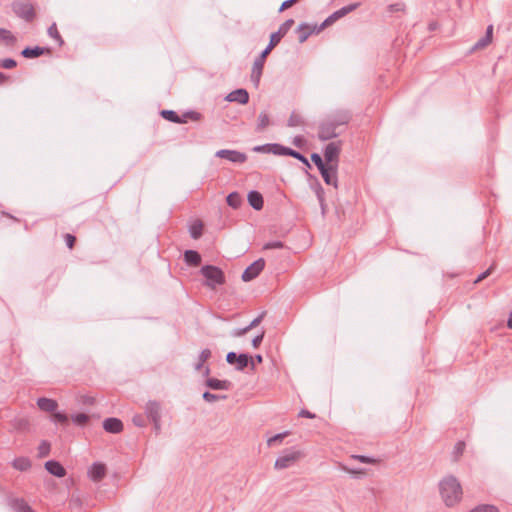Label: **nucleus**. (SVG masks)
Here are the masks:
<instances>
[{
  "label": "nucleus",
  "mask_w": 512,
  "mask_h": 512,
  "mask_svg": "<svg viewBox=\"0 0 512 512\" xmlns=\"http://www.w3.org/2000/svg\"><path fill=\"white\" fill-rule=\"evenodd\" d=\"M440 495L448 507L458 504L463 495L462 486L454 476H447L439 483Z\"/></svg>",
  "instance_id": "nucleus-1"
},
{
  "label": "nucleus",
  "mask_w": 512,
  "mask_h": 512,
  "mask_svg": "<svg viewBox=\"0 0 512 512\" xmlns=\"http://www.w3.org/2000/svg\"><path fill=\"white\" fill-rule=\"evenodd\" d=\"M201 274L205 277V286L215 289L217 285H223L226 282V277L221 268L214 265H204L200 270Z\"/></svg>",
  "instance_id": "nucleus-2"
},
{
  "label": "nucleus",
  "mask_w": 512,
  "mask_h": 512,
  "mask_svg": "<svg viewBox=\"0 0 512 512\" xmlns=\"http://www.w3.org/2000/svg\"><path fill=\"white\" fill-rule=\"evenodd\" d=\"M304 457H305V454L301 450H298L295 448L286 449L276 459V461L274 463V468L277 470L289 468V467L295 465L298 461H300Z\"/></svg>",
  "instance_id": "nucleus-3"
},
{
  "label": "nucleus",
  "mask_w": 512,
  "mask_h": 512,
  "mask_svg": "<svg viewBox=\"0 0 512 512\" xmlns=\"http://www.w3.org/2000/svg\"><path fill=\"white\" fill-rule=\"evenodd\" d=\"M12 10L15 15L24 21L31 23L36 19V10L29 0H18L12 3Z\"/></svg>",
  "instance_id": "nucleus-4"
},
{
  "label": "nucleus",
  "mask_w": 512,
  "mask_h": 512,
  "mask_svg": "<svg viewBox=\"0 0 512 512\" xmlns=\"http://www.w3.org/2000/svg\"><path fill=\"white\" fill-rule=\"evenodd\" d=\"M338 127L334 124V122L327 118L320 122L318 126V138L321 141H327L333 138H336L340 132L338 131Z\"/></svg>",
  "instance_id": "nucleus-5"
},
{
  "label": "nucleus",
  "mask_w": 512,
  "mask_h": 512,
  "mask_svg": "<svg viewBox=\"0 0 512 512\" xmlns=\"http://www.w3.org/2000/svg\"><path fill=\"white\" fill-rule=\"evenodd\" d=\"M341 153V141L330 142L324 149L325 164L338 168Z\"/></svg>",
  "instance_id": "nucleus-6"
},
{
  "label": "nucleus",
  "mask_w": 512,
  "mask_h": 512,
  "mask_svg": "<svg viewBox=\"0 0 512 512\" xmlns=\"http://www.w3.org/2000/svg\"><path fill=\"white\" fill-rule=\"evenodd\" d=\"M264 267L265 260L263 258H259L244 270L241 276L242 280L244 282H249L255 279L263 271Z\"/></svg>",
  "instance_id": "nucleus-7"
},
{
  "label": "nucleus",
  "mask_w": 512,
  "mask_h": 512,
  "mask_svg": "<svg viewBox=\"0 0 512 512\" xmlns=\"http://www.w3.org/2000/svg\"><path fill=\"white\" fill-rule=\"evenodd\" d=\"M147 418L153 422L154 431L156 434L160 433V405L157 402H149L146 406Z\"/></svg>",
  "instance_id": "nucleus-8"
},
{
  "label": "nucleus",
  "mask_w": 512,
  "mask_h": 512,
  "mask_svg": "<svg viewBox=\"0 0 512 512\" xmlns=\"http://www.w3.org/2000/svg\"><path fill=\"white\" fill-rule=\"evenodd\" d=\"M216 157L226 159L233 163H244L247 160V155L245 153L229 149H222L217 151Z\"/></svg>",
  "instance_id": "nucleus-9"
},
{
  "label": "nucleus",
  "mask_w": 512,
  "mask_h": 512,
  "mask_svg": "<svg viewBox=\"0 0 512 512\" xmlns=\"http://www.w3.org/2000/svg\"><path fill=\"white\" fill-rule=\"evenodd\" d=\"M267 54L261 52L260 55L255 59L251 72V80L254 82L256 86L259 85L260 78L263 73L264 64L267 58Z\"/></svg>",
  "instance_id": "nucleus-10"
},
{
  "label": "nucleus",
  "mask_w": 512,
  "mask_h": 512,
  "mask_svg": "<svg viewBox=\"0 0 512 512\" xmlns=\"http://www.w3.org/2000/svg\"><path fill=\"white\" fill-rule=\"evenodd\" d=\"M338 168L325 165L323 168L319 169V172L327 185H332L335 188L338 187V178H337Z\"/></svg>",
  "instance_id": "nucleus-11"
},
{
  "label": "nucleus",
  "mask_w": 512,
  "mask_h": 512,
  "mask_svg": "<svg viewBox=\"0 0 512 512\" xmlns=\"http://www.w3.org/2000/svg\"><path fill=\"white\" fill-rule=\"evenodd\" d=\"M318 27V25H309L307 23L300 24L296 30L299 43H304L312 34L320 33L321 31H317Z\"/></svg>",
  "instance_id": "nucleus-12"
},
{
  "label": "nucleus",
  "mask_w": 512,
  "mask_h": 512,
  "mask_svg": "<svg viewBox=\"0 0 512 512\" xmlns=\"http://www.w3.org/2000/svg\"><path fill=\"white\" fill-rule=\"evenodd\" d=\"M50 53H51V48L40 47V46H34V47L27 46L21 51V55L27 59L37 58L44 54H50Z\"/></svg>",
  "instance_id": "nucleus-13"
},
{
  "label": "nucleus",
  "mask_w": 512,
  "mask_h": 512,
  "mask_svg": "<svg viewBox=\"0 0 512 512\" xmlns=\"http://www.w3.org/2000/svg\"><path fill=\"white\" fill-rule=\"evenodd\" d=\"M90 479L94 482L101 481L106 475V466L103 463L95 462L88 470Z\"/></svg>",
  "instance_id": "nucleus-14"
},
{
  "label": "nucleus",
  "mask_w": 512,
  "mask_h": 512,
  "mask_svg": "<svg viewBox=\"0 0 512 512\" xmlns=\"http://www.w3.org/2000/svg\"><path fill=\"white\" fill-rule=\"evenodd\" d=\"M103 428L108 433L117 434L123 430L124 425L120 419L110 417L103 421Z\"/></svg>",
  "instance_id": "nucleus-15"
},
{
  "label": "nucleus",
  "mask_w": 512,
  "mask_h": 512,
  "mask_svg": "<svg viewBox=\"0 0 512 512\" xmlns=\"http://www.w3.org/2000/svg\"><path fill=\"white\" fill-rule=\"evenodd\" d=\"M493 37V25H489L486 29L485 36L480 38L471 48L470 52H475L486 48L491 42Z\"/></svg>",
  "instance_id": "nucleus-16"
},
{
  "label": "nucleus",
  "mask_w": 512,
  "mask_h": 512,
  "mask_svg": "<svg viewBox=\"0 0 512 512\" xmlns=\"http://www.w3.org/2000/svg\"><path fill=\"white\" fill-rule=\"evenodd\" d=\"M329 118L338 128H340L342 126L348 125L352 119V114L347 110H339Z\"/></svg>",
  "instance_id": "nucleus-17"
},
{
  "label": "nucleus",
  "mask_w": 512,
  "mask_h": 512,
  "mask_svg": "<svg viewBox=\"0 0 512 512\" xmlns=\"http://www.w3.org/2000/svg\"><path fill=\"white\" fill-rule=\"evenodd\" d=\"M45 469L53 476L62 478L66 475V470L63 465L56 460H48L45 463Z\"/></svg>",
  "instance_id": "nucleus-18"
},
{
  "label": "nucleus",
  "mask_w": 512,
  "mask_h": 512,
  "mask_svg": "<svg viewBox=\"0 0 512 512\" xmlns=\"http://www.w3.org/2000/svg\"><path fill=\"white\" fill-rule=\"evenodd\" d=\"M227 100L230 102H237L239 104H247L249 101V94L246 89H236L228 94Z\"/></svg>",
  "instance_id": "nucleus-19"
},
{
  "label": "nucleus",
  "mask_w": 512,
  "mask_h": 512,
  "mask_svg": "<svg viewBox=\"0 0 512 512\" xmlns=\"http://www.w3.org/2000/svg\"><path fill=\"white\" fill-rule=\"evenodd\" d=\"M247 199H248L249 205L257 211L261 210L264 206L263 196L258 191H255V190L250 191L248 193Z\"/></svg>",
  "instance_id": "nucleus-20"
},
{
  "label": "nucleus",
  "mask_w": 512,
  "mask_h": 512,
  "mask_svg": "<svg viewBox=\"0 0 512 512\" xmlns=\"http://www.w3.org/2000/svg\"><path fill=\"white\" fill-rule=\"evenodd\" d=\"M294 20L293 19H287L285 22H283L278 31L274 32L271 34V38L274 39L276 42H280L281 39L288 33V31L292 28V26L294 25Z\"/></svg>",
  "instance_id": "nucleus-21"
},
{
  "label": "nucleus",
  "mask_w": 512,
  "mask_h": 512,
  "mask_svg": "<svg viewBox=\"0 0 512 512\" xmlns=\"http://www.w3.org/2000/svg\"><path fill=\"white\" fill-rule=\"evenodd\" d=\"M184 261L188 266L198 267L201 264L202 258L196 250H186L184 252Z\"/></svg>",
  "instance_id": "nucleus-22"
},
{
  "label": "nucleus",
  "mask_w": 512,
  "mask_h": 512,
  "mask_svg": "<svg viewBox=\"0 0 512 512\" xmlns=\"http://www.w3.org/2000/svg\"><path fill=\"white\" fill-rule=\"evenodd\" d=\"M37 405L39 409L44 412H54L58 407V403L56 400L46 397L38 398Z\"/></svg>",
  "instance_id": "nucleus-23"
},
{
  "label": "nucleus",
  "mask_w": 512,
  "mask_h": 512,
  "mask_svg": "<svg viewBox=\"0 0 512 512\" xmlns=\"http://www.w3.org/2000/svg\"><path fill=\"white\" fill-rule=\"evenodd\" d=\"M206 386L213 390H228L231 386V382L228 380L208 378L206 380Z\"/></svg>",
  "instance_id": "nucleus-24"
},
{
  "label": "nucleus",
  "mask_w": 512,
  "mask_h": 512,
  "mask_svg": "<svg viewBox=\"0 0 512 512\" xmlns=\"http://www.w3.org/2000/svg\"><path fill=\"white\" fill-rule=\"evenodd\" d=\"M31 460L28 457H17L12 462V467L18 471L25 472L31 468Z\"/></svg>",
  "instance_id": "nucleus-25"
},
{
  "label": "nucleus",
  "mask_w": 512,
  "mask_h": 512,
  "mask_svg": "<svg viewBox=\"0 0 512 512\" xmlns=\"http://www.w3.org/2000/svg\"><path fill=\"white\" fill-rule=\"evenodd\" d=\"M0 42L6 46L12 47L16 44L17 38L11 33V31L0 28Z\"/></svg>",
  "instance_id": "nucleus-26"
},
{
  "label": "nucleus",
  "mask_w": 512,
  "mask_h": 512,
  "mask_svg": "<svg viewBox=\"0 0 512 512\" xmlns=\"http://www.w3.org/2000/svg\"><path fill=\"white\" fill-rule=\"evenodd\" d=\"M203 228H204L203 222L199 219L195 220L189 228L191 237L193 239H199L203 234Z\"/></svg>",
  "instance_id": "nucleus-27"
},
{
  "label": "nucleus",
  "mask_w": 512,
  "mask_h": 512,
  "mask_svg": "<svg viewBox=\"0 0 512 512\" xmlns=\"http://www.w3.org/2000/svg\"><path fill=\"white\" fill-rule=\"evenodd\" d=\"M227 204L233 209H238L243 203L242 197L238 192H231L226 197Z\"/></svg>",
  "instance_id": "nucleus-28"
},
{
  "label": "nucleus",
  "mask_w": 512,
  "mask_h": 512,
  "mask_svg": "<svg viewBox=\"0 0 512 512\" xmlns=\"http://www.w3.org/2000/svg\"><path fill=\"white\" fill-rule=\"evenodd\" d=\"M160 115L167 121L177 123V124H183L185 123L184 119H180V115H178L173 110H162L160 112Z\"/></svg>",
  "instance_id": "nucleus-29"
},
{
  "label": "nucleus",
  "mask_w": 512,
  "mask_h": 512,
  "mask_svg": "<svg viewBox=\"0 0 512 512\" xmlns=\"http://www.w3.org/2000/svg\"><path fill=\"white\" fill-rule=\"evenodd\" d=\"M290 148L278 143H269V153L278 156H288Z\"/></svg>",
  "instance_id": "nucleus-30"
},
{
  "label": "nucleus",
  "mask_w": 512,
  "mask_h": 512,
  "mask_svg": "<svg viewBox=\"0 0 512 512\" xmlns=\"http://www.w3.org/2000/svg\"><path fill=\"white\" fill-rule=\"evenodd\" d=\"M47 33L49 35V37L53 38L55 41H57L58 45L61 47L64 45V40L62 38V36L60 35L59 31H58V28H57V25L56 23H52L48 30H47Z\"/></svg>",
  "instance_id": "nucleus-31"
},
{
  "label": "nucleus",
  "mask_w": 512,
  "mask_h": 512,
  "mask_svg": "<svg viewBox=\"0 0 512 512\" xmlns=\"http://www.w3.org/2000/svg\"><path fill=\"white\" fill-rule=\"evenodd\" d=\"M211 350L206 348L203 349L199 355L198 362L195 364V370L200 371L203 368L204 363L211 358Z\"/></svg>",
  "instance_id": "nucleus-32"
},
{
  "label": "nucleus",
  "mask_w": 512,
  "mask_h": 512,
  "mask_svg": "<svg viewBox=\"0 0 512 512\" xmlns=\"http://www.w3.org/2000/svg\"><path fill=\"white\" fill-rule=\"evenodd\" d=\"M270 125V118L266 112H261L258 116L256 130L258 132L263 131Z\"/></svg>",
  "instance_id": "nucleus-33"
},
{
  "label": "nucleus",
  "mask_w": 512,
  "mask_h": 512,
  "mask_svg": "<svg viewBox=\"0 0 512 512\" xmlns=\"http://www.w3.org/2000/svg\"><path fill=\"white\" fill-rule=\"evenodd\" d=\"M251 361V356L245 353H241L237 357L236 368L237 370L243 371Z\"/></svg>",
  "instance_id": "nucleus-34"
},
{
  "label": "nucleus",
  "mask_w": 512,
  "mask_h": 512,
  "mask_svg": "<svg viewBox=\"0 0 512 512\" xmlns=\"http://www.w3.org/2000/svg\"><path fill=\"white\" fill-rule=\"evenodd\" d=\"M71 419L74 424H76L77 426L83 427V426L87 425V423L90 420V417L86 413H77V414L72 415Z\"/></svg>",
  "instance_id": "nucleus-35"
},
{
  "label": "nucleus",
  "mask_w": 512,
  "mask_h": 512,
  "mask_svg": "<svg viewBox=\"0 0 512 512\" xmlns=\"http://www.w3.org/2000/svg\"><path fill=\"white\" fill-rule=\"evenodd\" d=\"M303 124H304L303 117L295 111L292 112L288 119L287 125L289 127H298V126H302Z\"/></svg>",
  "instance_id": "nucleus-36"
},
{
  "label": "nucleus",
  "mask_w": 512,
  "mask_h": 512,
  "mask_svg": "<svg viewBox=\"0 0 512 512\" xmlns=\"http://www.w3.org/2000/svg\"><path fill=\"white\" fill-rule=\"evenodd\" d=\"M469 512H500L495 505L480 504L471 509Z\"/></svg>",
  "instance_id": "nucleus-37"
},
{
  "label": "nucleus",
  "mask_w": 512,
  "mask_h": 512,
  "mask_svg": "<svg viewBox=\"0 0 512 512\" xmlns=\"http://www.w3.org/2000/svg\"><path fill=\"white\" fill-rule=\"evenodd\" d=\"M52 421L55 422V423H60V424H68V421H69V418H68V415L65 414L64 412H59V411H54L52 412Z\"/></svg>",
  "instance_id": "nucleus-38"
},
{
  "label": "nucleus",
  "mask_w": 512,
  "mask_h": 512,
  "mask_svg": "<svg viewBox=\"0 0 512 512\" xmlns=\"http://www.w3.org/2000/svg\"><path fill=\"white\" fill-rule=\"evenodd\" d=\"M340 19L339 15L336 13H332L329 17H327L317 28V31H323L326 27L332 25L335 21Z\"/></svg>",
  "instance_id": "nucleus-39"
},
{
  "label": "nucleus",
  "mask_w": 512,
  "mask_h": 512,
  "mask_svg": "<svg viewBox=\"0 0 512 512\" xmlns=\"http://www.w3.org/2000/svg\"><path fill=\"white\" fill-rule=\"evenodd\" d=\"M288 156L293 157V158H295V159L299 160V161H300V162H302V163H303L307 168H309V169L311 168V165H310V163H309L308 159H307L303 154H301L300 152H298V151H296V150H294V149L290 148L289 153H288Z\"/></svg>",
  "instance_id": "nucleus-40"
},
{
  "label": "nucleus",
  "mask_w": 512,
  "mask_h": 512,
  "mask_svg": "<svg viewBox=\"0 0 512 512\" xmlns=\"http://www.w3.org/2000/svg\"><path fill=\"white\" fill-rule=\"evenodd\" d=\"M351 459H354V460H357L361 463H365V464H376V463H379V460L378 459H375L373 457H369V456H365V455H358V454H353L350 456Z\"/></svg>",
  "instance_id": "nucleus-41"
},
{
  "label": "nucleus",
  "mask_w": 512,
  "mask_h": 512,
  "mask_svg": "<svg viewBox=\"0 0 512 512\" xmlns=\"http://www.w3.org/2000/svg\"><path fill=\"white\" fill-rule=\"evenodd\" d=\"M466 444L464 441H458L453 449L454 460L457 461L464 453Z\"/></svg>",
  "instance_id": "nucleus-42"
},
{
  "label": "nucleus",
  "mask_w": 512,
  "mask_h": 512,
  "mask_svg": "<svg viewBox=\"0 0 512 512\" xmlns=\"http://www.w3.org/2000/svg\"><path fill=\"white\" fill-rule=\"evenodd\" d=\"M339 468L351 475H355V476H359V475H365L366 474V469L364 468H358V469H354V468H349L348 466L342 464V463H339Z\"/></svg>",
  "instance_id": "nucleus-43"
},
{
  "label": "nucleus",
  "mask_w": 512,
  "mask_h": 512,
  "mask_svg": "<svg viewBox=\"0 0 512 512\" xmlns=\"http://www.w3.org/2000/svg\"><path fill=\"white\" fill-rule=\"evenodd\" d=\"M201 117L202 115L199 112L187 111L180 116V119H184L185 123H187L188 120L199 121Z\"/></svg>",
  "instance_id": "nucleus-44"
},
{
  "label": "nucleus",
  "mask_w": 512,
  "mask_h": 512,
  "mask_svg": "<svg viewBox=\"0 0 512 512\" xmlns=\"http://www.w3.org/2000/svg\"><path fill=\"white\" fill-rule=\"evenodd\" d=\"M359 6V3H353L347 6L342 7L341 9L337 10L336 13L339 15L340 18L347 15L348 13L352 12Z\"/></svg>",
  "instance_id": "nucleus-45"
},
{
  "label": "nucleus",
  "mask_w": 512,
  "mask_h": 512,
  "mask_svg": "<svg viewBox=\"0 0 512 512\" xmlns=\"http://www.w3.org/2000/svg\"><path fill=\"white\" fill-rule=\"evenodd\" d=\"M497 264L496 262L494 261L490 267L484 271L483 273H481L475 280V283H479L481 281H483L484 279H486L489 275H491V273L495 270Z\"/></svg>",
  "instance_id": "nucleus-46"
},
{
  "label": "nucleus",
  "mask_w": 512,
  "mask_h": 512,
  "mask_svg": "<svg viewBox=\"0 0 512 512\" xmlns=\"http://www.w3.org/2000/svg\"><path fill=\"white\" fill-rule=\"evenodd\" d=\"M39 457H46L50 452V444L47 441H42L38 447Z\"/></svg>",
  "instance_id": "nucleus-47"
},
{
  "label": "nucleus",
  "mask_w": 512,
  "mask_h": 512,
  "mask_svg": "<svg viewBox=\"0 0 512 512\" xmlns=\"http://www.w3.org/2000/svg\"><path fill=\"white\" fill-rule=\"evenodd\" d=\"M288 434H289V432H283V433L276 434L273 437L268 439L267 444L269 446H272L276 442L281 443L283 441V439L288 436Z\"/></svg>",
  "instance_id": "nucleus-48"
},
{
  "label": "nucleus",
  "mask_w": 512,
  "mask_h": 512,
  "mask_svg": "<svg viewBox=\"0 0 512 512\" xmlns=\"http://www.w3.org/2000/svg\"><path fill=\"white\" fill-rule=\"evenodd\" d=\"M406 6L404 3H394L387 7L389 13L405 12Z\"/></svg>",
  "instance_id": "nucleus-49"
},
{
  "label": "nucleus",
  "mask_w": 512,
  "mask_h": 512,
  "mask_svg": "<svg viewBox=\"0 0 512 512\" xmlns=\"http://www.w3.org/2000/svg\"><path fill=\"white\" fill-rule=\"evenodd\" d=\"M202 397L207 402H214V401H217L219 399H225L226 398L225 395L219 396V395L213 394V393H211L209 391L204 392Z\"/></svg>",
  "instance_id": "nucleus-50"
},
{
  "label": "nucleus",
  "mask_w": 512,
  "mask_h": 512,
  "mask_svg": "<svg viewBox=\"0 0 512 512\" xmlns=\"http://www.w3.org/2000/svg\"><path fill=\"white\" fill-rule=\"evenodd\" d=\"M17 66V62L12 58H6L3 60H0V67L4 69H12Z\"/></svg>",
  "instance_id": "nucleus-51"
},
{
  "label": "nucleus",
  "mask_w": 512,
  "mask_h": 512,
  "mask_svg": "<svg viewBox=\"0 0 512 512\" xmlns=\"http://www.w3.org/2000/svg\"><path fill=\"white\" fill-rule=\"evenodd\" d=\"M311 160L316 165L318 170L323 168L326 165L325 161H323L322 157L318 153H312Z\"/></svg>",
  "instance_id": "nucleus-52"
},
{
  "label": "nucleus",
  "mask_w": 512,
  "mask_h": 512,
  "mask_svg": "<svg viewBox=\"0 0 512 512\" xmlns=\"http://www.w3.org/2000/svg\"><path fill=\"white\" fill-rule=\"evenodd\" d=\"M64 239H65V243L69 249H73L75 247L77 239L74 235H72L70 233H66L64 235Z\"/></svg>",
  "instance_id": "nucleus-53"
},
{
  "label": "nucleus",
  "mask_w": 512,
  "mask_h": 512,
  "mask_svg": "<svg viewBox=\"0 0 512 512\" xmlns=\"http://www.w3.org/2000/svg\"><path fill=\"white\" fill-rule=\"evenodd\" d=\"M284 247V244L283 242L281 241H271V242H268L266 243L264 246H263V249L265 250H269V249H281Z\"/></svg>",
  "instance_id": "nucleus-54"
},
{
  "label": "nucleus",
  "mask_w": 512,
  "mask_h": 512,
  "mask_svg": "<svg viewBox=\"0 0 512 512\" xmlns=\"http://www.w3.org/2000/svg\"><path fill=\"white\" fill-rule=\"evenodd\" d=\"M266 315V311H263L260 315H258L255 319H253L251 321V323L248 325V329H253L255 327H257L261 322L262 320L264 319Z\"/></svg>",
  "instance_id": "nucleus-55"
},
{
  "label": "nucleus",
  "mask_w": 512,
  "mask_h": 512,
  "mask_svg": "<svg viewBox=\"0 0 512 512\" xmlns=\"http://www.w3.org/2000/svg\"><path fill=\"white\" fill-rule=\"evenodd\" d=\"M316 195H317V198H318V200H319V202L321 204L322 209H324V206H325V204H324V201H325V199H324V190H323L322 186L320 185V183L317 184Z\"/></svg>",
  "instance_id": "nucleus-56"
},
{
  "label": "nucleus",
  "mask_w": 512,
  "mask_h": 512,
  "mask_svg": "<svg viewBox=\"0 0 512 512\" xmlns=\"http://www.w3.org/2000/svg\"><path fill=\"white\" fill-rule=\"evenodd\" d=\"M300 0H286L284 1L280 8H279V12H283L285 11L286 9H289L290 7H292L293 5H295L296 3H298Z\"/></svg>",
  "instance_id": "nucleus-57"
},
{
  "label": "nucleus",
  "mask_w": 512,
  "mask_h": 512,
  "mask_svg": "<svg viewBox=\"0 0 512 512\" xmlns=\"http://www.w3.org/2000/svg\"><path fill=\"white\" fill-rule=\"evenodd\" d=\"M262 362H263L262 355L256 354L254 357L251 356V361H250L251 370L255 369V363L261 364Z\"/></svg>",
  "instance_id": "nucleus-58"
},
{
  "label": "nucleus",
  "mask_w": 512,
  "mask_h": 512,
  "mask_svg": "<svg viewBox=\"0 0 512 512\" xmlns=\"http://www.w3.org/2000/svg\"><path fill=\"white\" fill-rule=\"evenodd\" d=\"M133 423L138 427H143L145 425V417L143 415H135Z\"/></svg>",
  "instance_id": "nucleus-59"
},
{
  "label": "nucleus",
  "mask_w": 512,
  "mask_h": 512,
  "mask_svg": "<svg viewBox=\"0 0 512 512\" xmlns=\"http://www.w3.org/2000/svg\"><path fill=\"white\" fill-rule=\"evenodd\" d=\"M278 45V42H276L274 39L270 37V41L268 46L262 51L265 54L269 55L270 52Z\"/></svg>",
  "instance_id": "nucleus-60"
},
{
  "label": "nucleus",
  "mask_w": 512,
  "mask_h": 512,
  "mask_svg": "<svg viewBox=\"0 0 512 512\" xmlns=\"http://www.w3.org/2000/svg\"><path fill=\"white\" fill-rule=\"evenodd\" d=\"M264 334L265 332L263 331L260 335H257L256 337L253 338L252 345L254 348H258L260 346V344L263 341Z\"/></svg>",
  "instance_id": "nucleus-61"
},
{
  "label": "nucleus",
  "mask_w": 512,
  "mask_h": 512,
  "mask_svg": "<svg viewBox=\"0 0 512 512\" xmlns=\"http://www.w3.org/2000/svg\"><path fill=\"white\" fill-rule=\"evenodd\" d=\"M237 357L238 355L235 353V352H229L227 355H226V361L231 364V365H234L236 364L237 362Z\"/></svg>",
  "instance_id": "nucleus-62"
},
{
  "label": "nucleus",
  "mask_w": 512,
  "mask_h": 512,
  "mask_svg": "<svg viewBox=\"0 0 512 512\" xmlns=\"http://www.w3.org/2000/svg\"><path fill=\"white\" fill-rule=\"evenodd\" d=\"M19 509L20 511L22 512H33V510L31 509V507L24 501V500H21L20 501V504H19Z\"/></svg>",
  "instance_id": "nucleus-63"
},
{
  "label": "nucleus",
  "mask_w": 512,
  "mask_h": 512,
  "mask_svg": "<svg viewBox=\"0 0 512 512\" xmlns=\"http://www.w3.org/2000/svg\"><path fill=\"white\" fill-rule=\"evenodd\" d=\"M299 417H304V418H309V419H313L315 418V414L311 413L310 411L306 410V409H302L300 412H299Z\"/></svg>",
  "instance_id": "nucleus-64"
}]
</instances>
